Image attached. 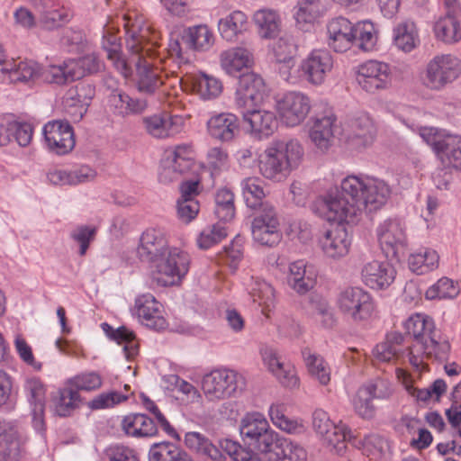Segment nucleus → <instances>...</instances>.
Returning <instances> with one entry per match:
<instances>
[{
  "label": "nucleus",
  "instance_id": "1",
  "mask_svg": "<svg viewBox=\"0 0 461 461\" xmlns=\"http://www.w3.org/2000/svg\"><path fill=\"white\" fill-rule=\"evenodd\" d=\"M391 187L384 180L348 176L340 183V188L330 191L322 199L328 221L355 222L364 211L372 212L381 209L391 196Z\"/></svg>",
  "mask_w": 461,
  "mask_h": 461
},
{
  "label": "nucleus",
  "instance_id": "47",
  "mask_svg": "<svg viewBox=\"0 0 461 461\" xmlns=\"http://www.w3.org/2000/svg\"><path fill=\"white\" fill-rule=\"evenodd\" d=\"M438 255L435 250L420 249L409 257L408 264L412 272L423 275L438 267Z\"/></svg>",
  "mask_w": 461,
  "mask_h": 461
},
{
  "label": "nucleus",
  "instance_id": "25",
  "mask_svg": "<svg viewBox=\"0 0 461 461\" xmlns=\"http://www.w3.org/2000/svg\"><path fill=\"white\" fill-rule=\"evenodd\" d=\"M35 8L39 14V23L46 30L52 31L69 22L70 12L58 0H37Z\"/></svg>",
  "mask_w": 461,
  "mask_h": 461
},
{
  "label": "nucleus",
  "instance_id": "64",
  "mask_svg": "<svg viewBox=\"0 0 461 461\" xmlns=\"http://www.w3.org/2000/svg\"><path fill=\"white\" fill-rule=\"evenodd\" d=\"M107 461H140L137 452L122 444H112L104 452Z\"/></svg>",
  "mask_w": 461,
  "mask_h": 461
},
{
  "label": "nucleus",
  "instance_id": "62",
  "mask_svg": "<svg viewBox=\"0 0 461 461\" xmlns=\"http://www.w3.org/2000/svg\"><path fill=\"white\" fill-rule=\"evenodd\" d=\"M71 388L78 393V391H95L101 387L103 379L96 372H85L78 374L69 380Z\"/></svg>",
  "mask_w": 461,
  "mask_h": 461
},
{
  "label": "nucleus",
  "instance_id": "42",
  "mask_svg": "<svg viewBox=\"0 0 461 461\" xmlns=\"http://www.w3.org/2000/svg\"><path fill=\"white\" fill-rule=\"evenodd\" d=\"M254 21L261 38H274L280 31L281 20L279 14L274 10L265 9L256 12Z\"/></svg>",
  "mask_w": 461,
  "mask_h": 461
},
{
  "label": "nucleus",
  "instance_id": "50",
  "mask_svg": "<svg viewBox=\"0 0 461 461\" xmlns=\"http://www.w3.org/2000/svg\"><path fill=\"white\" fill-rule=\"evenodd\" d=\"M285 411L286 407L284 403H273L270 406L268 412L274 425L290 434H299L303 432L304 427L303 423L297 420L290 419L285 416Z\"/></svg>",
  "mask_w": 461,
  "mask_h": 461
},
{
  "label": "nucleus",
  "instance_id": "38",
  "mask_svg": "<svg viewBox=\"0 0 461 461\" xmlns=\"http://www.w3.org/2000/svg\"><path fill=\"white\" fill-rule=\"evenodd\" d=\"M306 459L307 453L302 446L281 437L267 461H306Z\"/></svg>",
  "mask_w": 461,
  "mask_h": 461
},
{
  "label": "nucleus",
  "instance_id": "13",
  "mask_svg": "<svg viewBox=\"0 0 461 461\" xmlns=\"http://www.w3.org/2000/svg\"><path fill=\"white\" fill-rule=\"evenodd\" d=\"M194 167V151L188 144H180L169 149L161 160L158 173L159 181L170 183L178 180L180 176Z\"/></svg>",
  "mask_w": 461,
  "mask_h": 461
},
{
  "label": "nucleus",
  "instance_id": "44",
  "mask_svg": "<svg viewBox=\"0 0 461 461\" xmlns=\"http://www.w3.org/2000/svg\"><path fill=\"white\" fill-rule=\"evenodd\" d=\"M41 77L50 84L66 85L77 80L70 59L59 65H49L41 71Z\"/></svg>",
  "mask_w": 461,
  "mask_h": 461
},
{
  "label": "nucleus",
  "instance_id": "3",
  "mask_svg": "<svg viewBox=\"0 0 461 461\" xmlns=\"http://www.w3.org/2000/svg\"><path fill=\"white\" fill-rule=\"evenodd\" d=\"M414 342L410 348V363L417 369L423 366L424 360L447 361L451 351L448 339L436 329L433 319L424 313L410 316L404 323Z\"/></svg>",
  "mask_w": 461,
  "mask_h": 461
},
{
  "label": "nucleus",
  "instance_id": "39",
  "mask_svg": "<svg viewBox=\"0 0 461 461\" xmlns=\"http://www.w3.org/2000/svg\"><path fill=\"white\" fill-rule=\"evenodd\" d=\"M102 327L111 339L116 341L120 345H123L122 350L128 360H131L138 354V344L132 331L123 326L113 330L107 323H103Z\"/></svg>",
  "mask_w": 461,
  "mask_h": 461
},
{
  "label": "nucleus",
  "instance_id": "33",
  "mask_svg": "<svg viewBox=\"0 0 461 461\" xmlns=\"http://www.w3.org/2000/svg\"><path fill=\"white\" fill-rule=\"evenodd\" d=\"M122 430L128 437L150 438L158 434V428L152 419L142 413H131L122 418Z\"/></svg>",
  "mask_w": 461,
  "mask_h": 461
},
{
  "label": "nucleus",
  "instance_id": "15",
  "mask_svg": "<svg viewBox=\"0 0 461 461\" xmlns=\"http://www.w3.org/2000/svg\"><path fill=\"white\" fill-rule=\"evenodd\" d=\"M356 80L369 94L388 89L392 83L390 65L376 59L366 60L357 67Z\"/></svg>",
  "mask_w": 461,
  "mask_h": 461
},
{
  "label": "nucleus",
  "instance_id": "17",
  "mask_svg": "<svg viewBox=\"0 0 461 461\" xmlns=\"http://www.w3.org/2000/svg\"><path fill=\"white\" fill-rule=\"evenodd\" d=\"M42 133L49 149L57 155H66L75 147L73 128L68 121L49 122L44 125Z\"/></svg>",
  "mask_w": 461,
  "mask_h": 461
},
{
  "label": "nucleus",
  "instance_id": "16",
  "mask_svg": "<svg viewBox=\"0 0 461 461\" xmlns=\"http://www.w3.org/2000/svg\"><path fill=\"white\" fill-rule=\"evenodd\" d=\"M277 106L281 121L288 127H294L306 119L312 103L305 94L293 91L286 93Z\"/></svg>",
  "mask_w": 461,
  "mask_h": 461
},
{
  "label": "nucleus",
  "instance_id": "58",
  "mask_svg": "<svg viewBox=\"0 0 461 461\" xmlns=\"http://www.w3.org/2000/svg\"><path fill=\"white\" fill-rule=\"evenodd\" d=\"M80 396L73 388H64L55 399V412L60 417L68 416L77 406Z\"/></svg>",
  "mask_w": 461,
  "mask_h": 461
},
{
  "label": "nucleus",
  "instance_id": "2",
  "mask_svg": "<svg viewBox=\"0 0 461 461\" xmlns=\"http://www.w3.org/2000/svg\"><path fill=\"white\" fill-rule=\"evenodd\" d=\"M128 39L126 47L130 52L131 74L136 69V86L139 92L154 94L163 84L162 68L158 67L161 59L156 58V47L160 35L145 21L144 17L134 14V21H124Z\"/></svg>",
  "mask_w": 461,
  "mask_h": 461
},
{
  "label": "nucleus",
  "instance_id": "20",
  "mask_svg": "<svg viewBox=\"0 0 461 461\" xmlns=\"http://www.w3.org/2000/svg\"><path fill=\"white\" fill-rule=\"evenodd\" d=\"M356 24L348 18L338 16L330 19L326 25L327 43L336 52H345L356 41Z\"/></svg>",
  "mask_w": 461,
  "mask_h": 461
},
{
  "label": "nucleus",
  "instance_id": "31",
  "mask_svg": "<svg viewBox=\"0 0 461 461\" xmlns=\"http://www.w3.org/2000/svg\"><path fill=\"white\" fill-rule=\"evenodd\" d=\"M309 137L312 142L321 151L327 150L332 143L336 128V117L330 113L315 117L311 121Z\"/></svg>",
  "mask_w": 461,
  "mask_h": 461
},
{
  "label": "nucleus",
  "instance_id": "30",
  "mask_svg": "<svg viewBox=\"0 0 461 461\" xmlns=\"http://www.w3.org/2000/svg\"><path fill=\"white\" fill-rule=\"evenodd\" d=\"M317 278V271L312 265L303 260H297L290 264L288 284L299 294H305L312 290Z\"/></svg>",
  "mask_w": 461,
  "mask_h": 461
},
{
  "label": "nucleus",
  "instance_id": "29",
  "mask_svg": "<svg viewBox=\"0 0 461 461\" xmlns=\"http://www.w3.org/2000/svg\"><path fill=\"white\" fill-rule=\"evenodd\" d=\"M362 451V454L368 456L370 460L383 461L390 454L389 442L383 437L375 434L358 438L349 434L347 444Z\"/></svg>",
  "mask_w": 461,
  "mask_h": 461
},
{
  "label": "nucleus",
  "instance_id": "32",
  "mask_svg": "<svg viewBox=\"0 0 461 461\" xmlns=\"http://www.w3.org/2000/svg\"><path fill=\"white\" fill-rule=\"evenodd\" d=\"M209 134L221 141H230L240 132L238 117L230 113L213 115L207 122Z\"/></svg>",
  "mask_w": 461,
  "mask_h": 461
},
{
  "label": "nucleus",
  "instance_id": "21",
  "mask_svg": "<svg viewBox=\"0 0 461 461\" xmlns=\"http://www.w3.org/2000/svg\"><path fill=\"white\" fill-rule=\"evenodd\" d=\"M146 131L157 139H167L179 133L183 128V119L177 115L162 112L142 119Z\"/></svg>",
  "mask_w": 461,
  "mask_h": 461
},
{
  "label": "nucleus",
  "instance_id": "7",
  "mask_svg": "<svg viewBox=\"0 0 461 461\" xmlns=\"http://www.w3.org/2000/svg\"><path fill=\"white\" fill-rule=\"evenodd\" d=\"M189 255L176 247H169L163 256L153 263L152 280L160 286L175 285L188 273Z\"/></svg>",
  "mask_w": 461,
  "mask_h": 461
},
{
  "label": "nucleus",
  "instance_id": "56",
  "mask_svg": "<svg viewBox=\"0 0 461 461\" xmlns=\"http://www.w3.org/2000/svg\"><path fill=\"white\" fill-rule=\"evenodd\" d=\"M267 426H269L268 421L262 414L258 412L247 414L241 420L240 426V433L244 443L258 431L265 432Z\"/></svg>",
  "mask_w": 461,
  "mask_h": 461
},
{
  "label": "nucleus",
  "instance_id": "8",
  "mask_svg": "<svg viewBox=\"0 0 461 461\" xmlns=\"http://www.w3.org/2000/svg\"><path fill=\"white\" fill-rule=\"evenodd\" d=\"M244 378L230 369H215L206 374L202 381V389L206 399L221 401L236 395L244 388Z\"/></svg>",
  "mask_w": 461,
  "mask_h": 461
},
{
  "label": "nucleus",
  "instance_id": "26",
  "mask_svg": "<svg viewBox=\"0 0 461 461\" xmlns=\"http://www.w3.org/2000/svg\"><path fill=\"white\" fill-rule=\"evenodd\" d=\"M347 137L357 147H366L373 143L376 128L373 120L366 113L351 118L347 123Z\"/></svg>",
  "mask_w": 461,
  "mask_h": 461
},
{
  "label": "nucleus",
  "instance_id": "6",
  "mask_svg": "<svg viewBox=\"0 0 461 461\" xmlns=\"http://www.w3.org/2000/svg\"><path fill=\"white\" fill-rule=\"evenodd\" d=\"M214 43V35L207 25L191 26L179 35H171L167 52L179 64L189 60L186 50L207 51Z\"/></svg>",
  "mask_w": 461,
  "mask_h": 461
},
{
  "label": "nucleus",
  "instance_id": "45",
  "mask_svg": "<svg viewBox=\"0 0 461 461\" xmlns=\"http://www.w3.org/2000/svg\"><path fill=\"white\" fill-rule=\"evenodd\" d=\"M302 354L311 376L318 380L321 384H328L330 381V368L324 358L312 353L308 348L303 349Z\"/></svg>",
  "mask_w": 461,
  "mask_h": 461
},
{
  "label": "nucleus",
  "instance_id": "14",
  "mask_svg": "<svg viewBox=\"0 0 461 461\" xmlns=\"http://www.w3.org/2000/svg\"><path fill=\"white\" fill-rule=\"evenodd\" d=\"M279 217L272 203H265L251 223L253 240L262 246L274 247L282 240Z\"/></svg>",
  "mask_w": 461,
  "mask_h": 461
},
{
  "label": "nucleus",
  "instance_id": "4",
  "mask_svg": "<svg viewBox=\"0 0 461 461\" xmlns=\"http://www.w3.org/2000/svg\"><path fill=\"white\" fill-rule=\"evenodd\" d=\"M265 89V82L259 75L250 72L240 76L235 104L240 109L244 121L250 125L252 131L268 137L277 128L276 115L273 112L255 109L263 100Z\"/></svg>",
  "mask_w": 461,
  "mask_h": 461
},
{
  "label": "nucleus",
  "instance_id": "22",
  "mask_svg": "<svg viewBox=\"0 0 461 461\" xmlns=\"http://www.w3.org/2000/svg\"><path fill=\"white\" fill-rule=\"evenodd\" d=\"M135 309L143 325L158 330L166 328L167 321L162 314V305L153 294H144L138 296L135 300Z\"/></svg>",
  "mask_w": 461,
  "mask_h": 461
},
{
  "label": "nucleus",
  "instance_id": "12",
  "mask_svg": "<svg viewBox=\"0 0 461 461\" xmlns=\"http://www.w3.org/2000/svg\"><path fill=\"white\" fill-rule=\"evenodd\" d=\"M461 75V60L452 54L436 55L426 68L425 85L433 90H441Z\"/></svg>",
  "mask_w": 461,
  "mask_h": 461
},
{
  "label": "nucleus",
  "instance_id": "43",
  "mask_svg": "<svg viewBox=\"0 0 461 461\" xmlns=\"http://www.w3.org/2000/svg\"><path fill=\"white\" fill-rule=\"evenodd\" d=\"M437 156L445 167L461 170V136L449 134Z\"/></svg>",
  "mask_w": 461,
  "mask_h": 461
},
{
  "label": "nucleus",
  "instance_id": "28",
  "mask_svg": "<svg viewBox=\"0 0 461 461\" xmlns=\"http://www.w3.org/2000/svg\"><path fill=\"white\" fill-rule=\"evenodd\" d=\"M220 61L227 74L237 77L242 69L253 66V50L243 46L228 49L221 53Z\"/></svg>",
  "mask_w": 461,
  "mask_h": 461
},
{
  "label": "nucleus",
  "instance_id": "46",
  "mask_svg": "<svg viewBox=\"0 0 461 461\" xmlns=\"http://www.w3.org/2000/svg\"><path fill=\"white\" fill-rule=\"evenodd\" d=\"M434 32L437 39L446 43H454L461 40V26L456 18L450 14L436 22Z\"/></svg>",
  "mask_w": 461,
  "mask_h": 461
},
{
  "label": "nucleus",
  "instance_id": "35",
  "mask_svg": "<svg viewBox=\"0 0 461 461\" xmlns=\"http://www.w3.org/2000/svg\"><path fill=\"white\" fill-rule=\"evenodd\" d=\"M247 290L253 303L262 307V313L267 316V312L275 305V292L270 284L257 276H250L246 284Z\"/></svg>",
  "mask_w": 461,
  "mask_h": 461
},
{
  "label": "nucleus",
  "instance_id": "60",
  "mask_svg": "<svg viewBox=\"0 0 461 461\" xmlns=\"http://www.w3.org/2000/svg\"><path fill=\"white\" fill-rule=\"evenodd\" d=\"M458 288L453 280L442 277L427 289L425 297L428 300L454 298L458 294Z\"/></svg>",
  "mask_w": 461,
  "mask_h": 461
},
{
  "label": "nucleus",
  "instance_id": "9",
  "mask_svg": "<svg viewBox=\"0 0 461 461\" xmlns=\"http://www.w3.org/2000/svg\"><path fill=\"white\" fill-rule=\"evenodd\" d=\"M336 303L341 314L357 323L367 320L375 309L371 294L357 286L341 290Z\"/></svg>",
  "mask_w": 461,
  "mask_h": 461
},
{
  "label": "nucleus",
  "instance_id": "59",
  "mask_svg": "<svg viewBox=\"0 0 461 461\" xmlns=\"http://www.w3.org/2000/svg\"><path fill=\"white\" fill-rule=\"evenodd\" d=\"M356 40L359 41V48L365 51L372 50L377 42V31L375 24L369 21L356 23Z\"/></svg>",
  "mask_w": 461,
  "mask_h": 461
},
{
  "label": "nucleus",
  "instance_id": "27",
  "mask_svg": "<svg viewBox=\"0 0 461 461\" xmlns=\"http://www.w3.org/2000/svg\"><path fill=\"white\" fill-rule=\"evenodd\" d=\"M320 243L324 254L336 259L348 255L351 241L346 228L339 225L327 230Z\"/></svg>",
  "mask_w": 461,
  "mask_h": 461
},
{
  "label": "nucleus",
  "instance_id": "23",
  "mask_svg": "<svg viewBox=\"0 0 461 461\" xmlns=\"http://www.w3.org/2000/svg\"><path fill=\"white\" fill-rule=\"evenodd\" d=\"M393 267L386 261L373 260L366 263L361 271L364 284L374 290L388 288L395 278Z\"/></svg>",
  "mask_w": 461,
  "mask_h": 461
},
{
  "label": "nucleus",
  "instance_id": "49",
  "mask_svg": "<svg viewBox=\"0 0 461 461\" xmlns=\"http://www.w3.org/2000/svg\"><path fill=\"white\" fill-rule=\"evenodd\" d=\"M280 435L270 428L267 427L265 432L258 431L252 438L245 442L249 447L260 452L267 459L270 456L276 444L279 442Z\"/></svg>",
  "mask_w": 461,
  "mask_h": 461
},
{
  "label": "nucleus",
  "instance_id": "61",
  "mask_svg": "<svg viewBox=\"0 0 461 461\" xmlns=\"http://www.w3.org/2000/svg\"><path fill=\"white\" fill-rule=\"evenodd\" d=\"M227 236L225 227L221 224H212L205 227L197 238V245L202 249H207L221 242Z\"/></svg>",
  "mask_w": 461,
  "mask_h": 461
},
{
  "label": "nucleus",
  "instance_id": "63",
  "mask_svg": "<svg viewBox=\"0 0 461 461\" xmlns=\"http://www.w3.org/2000/svg\"><path fill=\"white\" fill-rule=\"evenodd\" d=\"M60 44L69 52H78L86 45V37L82 30L67 28L62 32Z\"/></svg>",
  "mask_w": 461,
  "mask_h": 461
},
{
  "label": "nucleus",
  "instance_id": "41",
  "mask_svg": "<svg viewBox=\"0 0 461 461\" xmlns=\"http://www.w3.org/2000/svg\"><path fill=\"white\" fill-rule=\"evenodd\" d=\"M185 444L188 448L212 460L221 461L223 458L221 451L199 432H187L185 436Z\"/></svg>",
  "mask_w": 461,
  "mask_h": 461
},
{
  "label": "nucleus",
  "instance_id": "18",
  "mask_svg": "<svg viewBox=\"0 0 461 461\" xmlns=\"http://www.w3.org/2000/svg\"><path fill=\"white\" fill-rule=\"evenodd\" d=\"M300 71L312 85L320 86L333 68V58L327 50H313L300 64Z\"/></svg>",
  "mask_w": 461,
  "mask_h": 461
},
{
  "label": "nucleus",
  "instance_id": "19",
  "mask_svg": "<svg viewBox=\"0 0 461 461\" xmlns=\"http://www.w3.org/2000/svg\"><path fill=\"white\" fill-rule=\"evenodd\" d=\"M382 250L387 258H396L406 245V236L400 221L387 219L376 230Z\"/></svg>",
  "mask_w": 461,
  "mask_h": 461
},
{
  "label": "nucleus",
  "instance_id": "57",
  "mask_svg": "<svg viewBox=\"0 0 461 461\" xmlns=\"http://www.w3.org/2000/svg\"><path fill=\"white\" fill-rule=\"evenodd\" d=\"M77 80L101 70L103 63L95 54H88L79 59H69Z\"/></svg>",
  "mask_w": 461,
  "mask_h": 461
},
{
  "label": "nucleus",
  "instance_id": "54",
  "mask_svg": "<svg viewBox=\"0 0 461 461\" xmlns=\"http://www.w3.org/2000/svg\"><path fill=\"white\" fill-rule=\"evenodd\" d=\"M294 17L298 24H312L322 15L321 0H299Z\"/></svg>",
  "mask_w": 461,
  "mask_h": 461
},
{
  "label": "nucleus",
  "instance_id": "52",
  "mask_svg": "<svg viewBox=\"0 0 461 461\" xmlns=\"http://www.w3.org/2000/svg\"><path fill=\"white\" fill-rule=\"evenodd\" d=\"M359 388L373 400H389L394 393L393 383L386 377L370 379Z\"/></svg>",
  "mask_w": 461,
  "mask_h": 461
},
{
  "label": "nucleus",
  "instance_id": "48",
  "mask_svg": "<svg viewBox=\"0 0 461 461\" xmlns=\"http://www.w3.org/2000/svg\"><path fill=\"white\" fill-rule=\"evenodd\" d=\"M246 24V14L240 11H235L219 21L218 29L224 40L233 41L238 34L245 30Z\"/></svg>",
  "mask_w": 461,
  "mask_h": 461
},
{
  "label": "nucleus",
  "instance_id": "53",
  "mask_svg": "<svg viewBox=\"0 0 461 461\" xmlns=\"http://www.w3.org/2000/svg\"><path fill=\"white\" fill-rule=\"evenodd\" d=\"M216 217L222 221H230L235 216L234 194L228 188H221L215 194Z\"/></svg>",
  "mask_w": 461,
  "mask_h": 461
},
{
  "label": "nucleus",
  "instance_id": "55",
  "mask_svg": "<svg viewBox=\"0 0 461 461\" xmlns=\"http://www.w3.org/2000/svg\"><path fill=\"white\" fill-rule=\"evenodd\" d=\"M193 86L203 99L215 98L222 90V86L219 79L205 74L194 77Z\"/></svg>",
  "mask_w": 461,
  "mask_h": 461
},
{
  "label": "nucleus",
  "instance_id": "36",
  "mask_svg": "<svg viewBox=\"0 0 461 461\" xmlns=\"http://www.w3.org/2000/svg\"><path fill=\"white\" fill-rule=\"evenodd\" d=\"M109 105L113 113L122 116L137 113L144 110L146 103L140 99H134L124 92L114 91L109 95Z\"/></svg>",
  "mask_w": 461,
  "mask_h": 461
},
{
  "label": "nucleus",
  "instance_id": "40",
  "mask_svg": "<svg viewBox=\"0 0 461 461\" xmlns=\"http://www.w3.org/2000/svg\"><path fill=\"white\" fill-rule=\"evenodd\" d=\"M149 461H191L189 456L168 441L155 443L149 451Z\"/></svg>",
  "mask_w": 461,
  "mask_h": 461
},
{
  "label": "nucleus",
  "instance_id": "34",
  "mask_svg": "<svg viewBox=\"0 0 461 461\" xmlns=\"http://www.w3.org/2000/svg\"><path fill=\"white\" fill-rule=\"evenodd\" d=\"M273 54L276 63L280 64L279 73L281 77L287 81L292 82L290 69L294 66V51L295 45L291 37H280L273 44Z\"/></svg>",
  "mask_w": 461,
  "mask_h": 461
},
{
  "label": "nucleus",
  "instance_id": "37",
  "mask_svg": "<svg viewBox=\"0 0 461 461\" xmlns=\"http://www.w3.org/2000/svg\"><path fill=\"white\" fill-rule=\"evenodd\" d=\"M240 187L248 207L259 211L263 204L270 203L263 201L266 194L263 188V181L260 178L256 176L246 177L240 182Z\"/></svg>",
  "mask_w": 461,
  "mask_h": 461
},
{
  "label": "nucleus",
  "instance_id": "10",
  "mask_svg": "<svg viewBox=\"0 0 461 461\" xmlns=\"http://www.w3.org/2000/svg\"><path fill=\"white\" fill-rule=\"evenodd\" d=\"M312 427L331 452L339 456L346 453L347 439L351 432L346 424L334 423L325 411L318 409L312 414Z\"/></svg>",
  "mask_w": 461,
  "mask_h": 461
},
{
  "label": "nucleus",
  "instance_id": "11",
  "mask_svg": "<svg viewBox=\"0 0 461 461\" xmlns=\"http://www.w3.org/2000/svg\"><path fill=\"white\" fill-rule=\"evenodd\" d=\"M134 14L138 16L143 17L142 14H139L136 12H131L127 14H123L121 18H117L116 22H107L103 29L102 46L103 49L106 51L107 59L111 61L118 72H120L126 78L131 74L130 57L126 59L121 53L120 38L116 35V32H118L119 25L122 24L124 27L125 34H127L124 21L129 22L130 18L131 20L134 21ZM126 36L128 37V35Z\"/></svg>",
  "mask_w": 461,
  "mask_h": 461
},
{
  "label": "nucleus",
  "instance_id": "51",
  "mask_svg": "<svg viewBox=\"0 0 461 461\" xmlns=\"http://www.w3.org/2000/svg\"><path fill=\"white\" fill-rule=\"evenodd\" d=\"M393 41L397 48L405 52L411 51L419 41L414 23L407 21L399 23L393 29Z\"/></svg>",
  "mask_w": 461,
  "mask_h": 461
},
{
  "label": "nucleus",
  "instance_id": "5",
  "mask_svg": "<svg viewBox=\"0 0 461 461\" xmlns=\"http://www.w3.org/2000/svg\"><path fill=\"white\" fill-rule=\"evenodd\" d=\"M303 155V148L298 140H275L261 156L260 174L273 182H282L300 166Z\"/></svg>",
  "mask_w": 461,
  "mask_h": 461
},
{
  "label": "nucleus",
  "instance_id": "24",
  "mask_svg": "<svg viewBox=\"0 0 461 461\" xmlns=\"http://www.w3.org/2000/svg\"><path fill=\"white\" fill-rule=\"evenodd\" d=\"M168 248L167 237L162 230L148 229L140 237L137 253L141 261L153 264Z\"/></svg>",
  "mask_w": 461,
  "mask_h": 461
}]
</instances>
